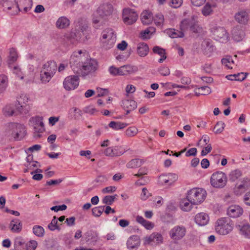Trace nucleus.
I'll return each mask as SVG.
<instances>
[{
  "mask_svg": "<svg viewBox=\"0 0 250 250\" xmlns=\"http://www.w3.org/2000/svg\"><path fill=\"white\" fill-rule=\"evenodd\" d=\"M88 53L84 50L74 51L71 55L70 63L74 72H79L80 69L78 68L89 57Z\"/></svg>",
  "mask_w": 250,
  "mask_h": 250,
  "instance_id": "obj_1",
  "label": "nucleus"
},
{
  "mask_svg": "<svg viewBox=\"0 0 250 250\" xmlns=\"http://www.w3.org/2000/svg\"><path fill=\"white\" fill-rule=\"evenodd\" d=\"M215 232L219 235H226L233 229V226L227 218L223 217L218 219L215 224Z\"/></svg>",
  "mask_w": 250,
  "mask_h": 250,
  "instance_id": "obj_2",
  "label": "nucleus"
},
{
  "mask_svg": "<svg viewBox=\"0 0 250 250\" xmlns=\"http://www.w3.org/2000/svg\"><path fill=\"white\" fill-rule=\"evenodd\" d=\"M188 199L193 205H198L202 203L207 196L206 191L202 188H193L188 191Z\"/></svg>",
  "mask_w": 250,
  "mask_h": 250,
  "instance_id": "obj_3",
  "label": "nucleus"
},
{
  "mask_svg": "<svg viewBox=\"0 0 250 250\" xmlns=\"http://www.w3.org/2000/svg\"><path fill=\"white\" fill-rule=\"evenodd\" d=\"M116 41V34L111 28H107L102 33L101 42L103 47L106 49L112 48Z\"/></svg>",
  "mask_w": 250,
  "mask_h": 250,
  "instance_id": "obj_4",
  "label": "nucleus"
},
{
  "mask_svg": "<svg viewBox=\"0 0 250 250\" xmlns=\"http://www.w3.org/2000/svg\"><path fill=\"white\" fill-rule=\"evenodd\" d=\"M8 136L14 139H21L25 135L24 127L17 123H10L8 125L6 129Z\"/></svg>",
  "mask_w": 250,
  "mask_h": 250,
  "instance_id": "obj_5",
  "label": "nucleus"
},
{
  "mask_svg": "<svg viewBox=\"0 0 250 250\" xmlns=\"http://www.w3.org/2000/svg\"><path fill=\"white\" fill-rule=\"evenodd\" d=\"M97 67V63L96 61L88 57L80 65L79 68L80 70L79 72H74L77 74H81L83 76H85L90 73H92L96 71Z\"/></svg>",
  "mask_w": 250,
  "mask_h": 250,
  "instance_id": "obj_6",
  "label": "nucleus"
},
{
  "mask_svg": "<svg viewBox=\"0 0 250 250\" xmlns=\"http://www.w3.org/2000/svg\"><path fill=\"white\" fill-rule=\"evenodd\" d=\"M228 181L226 174L222 171H217L213 173L210 177L211 185L214 188H224Z\"/></svg>",
  "mask_w": 250,
  "mask_h": 250,
  "instance_id": "obj_7",
  "label": "nucleus"
},
{
  "mask_svg": "<svg viewBox=\"0 0 250 250\" xmlns=\"http://www.w3.org/2000/svg\"><path fill=\"white\" fill-rule=\"evenodd\" d=\"M187 229L182 226H175L169 231V235L172 240L175 243L183 239L186 235Z\"/></svg>",
  "mask_w": 250,
  "mask_h": 250,
  "instance_id": "obj_8",
  "label": "nucleus"
},
{
  "mask_svg": "<svg viewBox=\"0 0 250 250\" xmlns=\"http://www.w3.org/2000/svg\"><path fill=\"white\" fill-rule=\"evenodd\" d=\"M30 122L35 130L34 137L37 138L41 137L40 133L43 132L45 130L42 118L41 117H33L30 120Z\"/></svg>",
  "mask_w": 250,
  "mask_h": 250,
  "instance_id": "obj_9",
  "label": "nucleus"
},
{
  "mask_svg": "<svg viewBox=\"0 0 250 250\" xmlns=\"http://www.w3.org/2000/svg\"><path fill=\"white\" fill-rule=\"evenodd\" d=\"M123 20L125 23L131 25L134 23L138 19V14L133 9L127 8L123 11Z\"/></svg>",
  "mask_w": 250,
  "mask_h": 250,
  "instance_id": "obj_10",
  "label": "nucleus"
},
{
  "mask_svg": "<svg viewBox=\"0 0 250 250\" xmlns=\"http://www.w3.org/2000/svg\"><path fill=\"white\" fill-rule=\"evenodd\" d=\"M211 32L214 39L220 42H226L228 39V35L225 29L221 26H214Z\"/></svg>",
  "mask_w": 250,
  "mask_h": 250,
  "instance_id": "obj_11",
  "label": "nucleus"
},
{
  "mask_svg": "<svg viewBox=\"0 0 250 250\" xmlns=\"http://www.w3.org/2000/svg\"><path fill=\"white\" fill-rule=\"evenodd\" d=\"M79 78L78 76L71 75L66 77L63 82V85L66 90H72L79 85Z\"/></svg>",
  "mask_w": 250,
  "mask_h": 250,
  "instance_id": "obj_12",
  "label": "nucleus"
},
{
  "mask_svg": "<svg viewBox=\"0 0 250 250\" xmlns=\"http://www.w3.org/2000/svg\"><path fill=\"white\" fill-rule=\"evenodd\" d=\"M39 166V163L33 160V156L29 155L26 158V162L25 164V166L26 168L24 169V172H27L29 170H33L31 172V174H34L35 173H41L42 172V170L38 168Z\"/></svg>",
  "mask_w": 250,
  "mask_h": 250,
  "instance_id": "obj_13",
  "label": "nucleus"
},
{
  "mask_svg": "<svg viewBox=\"0 0 250 250\" xmlns=\"http://www.w3.org/2000/svg\"><path fill=\"white\" fill-rule=\"evenodd\" d=\"M234 19L236 22L241 25H246L249 21V12L246 9H241L236 12Z\"/></svg>",
  "mask_w": 250,
  "mask_h": 250,
  "instance_id": "obj_14",
  "label": "nucleus"
},
{
  "mask_svg": "<svg viewBox=\"0 0 250 250\" xmlns=\"http://www.w3.org/2000/svg\"><path fill=\"white\" fill-rule=\"evenodd\" d=\"M178 179V176L174 173L163 174L159 178V182L163 186H171Z\"/></svg>",
  "mask_w": 250,
  "mask_h": 250,
  "instance_id": "obj_15",
  "label": "nucleus"
},
{
  "mask_svg": "<svg viewBox=\"0 0 250 250\" xmlns=\"http://www.w3.org/2000/svg\"><path fill=\"white\" fill-rule=\"evenodd\" d=\"M82 32L76 29H72L66 35V38L73 44H77L81 41Z\"/></svg>",
  "mask_w": 250,
  "mask_h": 250,
  "instance_id": "obj_16",
  "label": "nucleus"
},
{
  "mask_svg": "<svg viewBox=\"0 0 250 250\" xmlns=\"http://www.w3.org/2000/svg\"><path fill=\"white\" fill-rule=\"evenodd\" d=\"M125 151L121 146L109 147L104 150L106 156L109 157L119 156L123 155Z\"/></svg>",
  "mask_w": 250,
  "mask_h": 250,
  "instance_id": "obj_17",
  "label": "nucleus"
},
{
  "mask_svg": "<svg viewBox=\"0 0 250 250\" xmlns=\"http://www.w3.org/2000/svg\"><path fill=\"white\" fill-rule=\"evenodd\" d=\"M243 212V209L241 207L237 205H233L228 208L227 214L231 218H237L241 216Z\"/></svg>",
  "mask_w": 250,
  "mask_h": 250,
  "instance_id": "obj_18",
  "label": "nucleus"
},
{
  "mask_svg": "<svg viewBox=\"0 0 250 250\" xmlns=\"http://www.w3.org/2000/svg\"><path fill=\"white\" fill-rule=\"evenodd\" d=\"M209 221L208 215L205 212H200L196 214L194 217L195 223L199 226L207 225Z\"/></svg>",
  "mask_w": 250,
  "mask_h": 250,
  "instance_id": "obj_19",
  "label": "nucleus"
},
{
  "mask_svg": "<svg viewBox=\"0 0 250 250\" xmlns=\"http://www.w3.org/2000/svg\"><path fill=\"white\" fill-rule=\"evenodd\" d=\"M17 7L19 11L27 12L32 7V0H16Z\"/></svg>",
  "mask_w": 250,
  "mask_h": 250,
  "instance_id": "obj_20",
  "label": "nucleus"
},
{
  "mask_svg": "<svg viewBox=\"0 0 250 250\" xmlns=\"http://www.w3.org/2000/svg\"><path fill=\"white\" fill-rule=\"evenodd\" d=\"M106 20V18L97 9L94 11L92 15V23L95 26L102 24Z\"/></svg>",
  "mask_w": 250,
  "mask_h": 250,
  "instance_id": "obj_21",
  "label": "nucleus"
},
{
  "mask_svg": "<svg viewBox=\"0 0 250 250\" xmlns=\"http://www.w3.org/2000/svg\"><path fill=\"white\" fill-rule=\"evenodd\" d=\"M97 9L107 19L112 13L113 6L110 4L104 3L100 5Z\"/></svg>",
  "mask_w": 250,
  "mask_h": 250,
  "instance_id": "obj_22",
  "label": "nucleus"
},
{
  "mask_svg": "<svg viewBox=\"0 0 250 250\" xmlns=\"http://www.w3.org/2000/svg\"><path fill=\"white\" fill-rule=\"evenodd\" d=\"M149 51V47L146 43L141 42L137 44L136 52L140 57H144L146 56L148 54Z\"/></svg>",
  "mask_w": 250,
  "mask_h": 250,
  "instance_id": "obj_23",
  "label": "nucleus"
},
{
  "mask_svg": "<svg viewBox=\"0 0 250 250\" xmlns=\"http://www.w3.org/2000/svg\"><path fill=\"white\" fill-rule=\"evenodd\" d=\"M57 69V65L56 63L54 62L51 61L45 63L42 66V70L54 76Z\"/></svg>",
  "mask_w": 250,
  "mask_h": 250,
  "instance_id": "obj_24",
  "label": "nucleus"
},
{
  "mask_svg": "<svg viewBox=\"0 0 250 250\" xmlns=\"http://www.w3.org/2000/svg\"><path fill=\"white\" fill-rule=\"evenodd\" d=\"M69 20L64 16L58 18L56 22V26L59 29H64L68 28L70 25Z\"/></svg>",
  "mask_w": 250,
  "mask_h": 250,
  "instance_id": "obj_25",
  "label": "nucleus"
},
{
  "mask_svg": "<svg viewBox=\"0 0 250 250\" xmlns=\"http://www.w3.org/2000/svg\"><path fill=\"white\" fill-rule=\"evenodd\" d=\"M136 66L129 64L125 65L120 67V75H127L137 72Z\"/></svg>",
  "mask_w": 250,
  "mask_h": 250,
  "instance_id": "obj_26",
  "label": "nucleus"
},
{
  "mask_svg": "<svg viewBox=\"0 0 250 250\" xmlns=\"http://www.w3.org/2000/svg\"><path fill=\"white\" fill-rule=\"evenodd\" d=\"M153 16L151 12L145 10L141 15V20L144 25H148L152 23Z\"/></svg>",
  "mask_w": 250,
  "mask_h": 250,
  "instance_id": "obj_27",
  "label": "nucleus"
},
{
  "mask_svg": "<svg viewBox=\"0 0 250 250\" xmlns=\"http://www.w3.org/2000/svg\"><path fill=\"white\" fill-rule=\"evenodd\" d=\"M122 104L124 108L126 110L127 114L136 109L137 105L136 102L132 100H124Z\"/></svg>",
  "mask_w": 250,
  "mask_h": 250,
  "instance_id": "obj_28",
  "label": "nucleus"
},
{
  "mask_svg": "<svg viewBox=\"0 0 250 250\" xmlns=\"http://www.w3.org/2000/svg\"><path fill=\"white\" fill-rule=\"evenodd\" d=\"M140 244V239L138 236L134 235L128 238L127 241V247L129 249L137 248Z\"/></svg>",
  "mask_w": 250,
  "mask_h": 250,
  "instance_id": "obj_29",
  "label": "nucleus"
},
{
  "mask_svg": "<svg viewBox=\"0 0 250 250\" xmlns=\"http://www.w3.org/2000/svg\"><path fill=\"white\" fill-rule=\"evenodd\" d=\"M155 31V29L154 27H148L140 32L139 37L143 40L149 39Z\"/></svg>",
  "mask_w": 250,
  "mask_h": 250,
  "instance_id": "obj_30",
  "label": "nucleus"
},
{
  "mask_svg": "<svg viewBox=\"0 0 250 250\" xmlns=\"http://www.w3.org/2000/svg\"><path fill=\"white\" fill-rule=\"evenodd\" d=\"M193 203H192L188 199L187 196L186 198L183 199L180 201V208L184 211H189L192 208Z\"/></svg>",
  "mask_w": 250,
  "mask_h": 250,
  "instance_id": "obj_31",
  "label": "nucleus"
},
{
  "mask_svg": "<svg viewBox=\"0 0 250 250\" xmlns=\"http://www.w3.org/2000/svg\"><path fill=\"white\" fill-rule=\"evenodd\" d=\"M153 52L156 55L160 56V58L158 60L160 63H162L166 59V51L163 48L159 46H154L153 48Z\"/></svg>",
  "mask_w": 250,
  "mask_h": 250,
  "instance_id": "obj_32",
  "label": "nucleus"
},
{
  "mask_svg": "<svg viewBox=\"0 0 250 250\" xmlns=\"http://www.w3.org/2000/svg\"><path fill=\"white\" fill-rule=\"evenodd\" d=\"M8 86V78L4 75H0V95L3 94Z\"/></svg>",
  "mask_w": 250,
  "mask_h": 250,
  "instance_id": "obj_33",
  "label": "nucleus"
},
{
  "mask_svg": "<svg viewBox=\"0 0 250 250\" xmlns=\"http://www.w3.org/2000/svg\"><path fill=\"white\" fill-rule=\"evenodd\" d=\"M139 133L138 128L134 125L128 127L124 131V135L127 138H132L136 136Z\"/></svg>",
  "mask_w": 250,
  "mask_h": 250,
  "instance_id": "obj_34",
  "label": "nucleus"
},
{
  "mask_svg": "<svg viewBox=\"0 0 250 250\" xmlns=\"http://www.w3.org/2000/svg\"><path fill=\"white\" fill-rule=\"evenodd\" d=\"M144 163V161L141 159H133L130 160L126 164V167L129 168H137L140 167Z\"/></svg>",
  "mask_w": 250,
  "mask_h": 250,
  "instance_id": "obj_35",
  "label": "nucleus"
},
{
  "mask_svg": "<svg viewBox=\"0 0 250 250\" xmlns=\"http://www.w3.org/2000/svg\"><path fill=\"white\" fill-rule=\"evenodd\" d=\"M193 21V16L191 19H186L182 21L180 25L181 30L184 32L189 29Z\"/></svg>",
  "mask_w": 250,
  "mask_h": 250,
  "instance_id": "obj_36",
  "label": "nucleus"
},
{
  "mask_svg": "<svg viewBox=\"0 0 250 250\" xmlns=\"http://www.w3.org/2000/svg\"><path fill=\"white\" fill-rule=\"evenodd\" d=\"M211 92V88L208 86H202L196 88L194 89V93L196 96L208 95Z\"/></svg>",
  "mask_w": 250,
  "mask_h": 250,
  "instance_id": "obj_37",
  "label": "nucleus"
},
{
  "mask_svg": "<svg viewBox=\"0 0 250 250\" xmlns=\"http://www.w3.org/2000/svg\"><path fill=\"white\" fill-rule=\"evenodd\" d=\"M108 125L109 127L112 129L118 130L123 129L126 127L127 126V124L121 122L111 121L110 122Z\"/></svg>",
  "mask_w": 250,
  "mask_h": 250,
  "instance_id": "obj_38",
  "label": "nucleus"
},
{
  "mask_svg": "<svg viewBox=\"0 0 250 250\" xmlns=\"http://www.w3.org/2000/svg\"><path fill=\"white\" fill-rule=\"evenodd\" d=\"M213 5L207 2L202 8L201 13L205 17L209 16L213 13Z\"/></svg>",
  "mask_w": 250,
  "mask_h": 250,
  "instance_id": "obj_39",
  "label": "nucleus"
},
{
  "mask_svg": "<svg viewBox=\"0 0 250 250\" xmlns=\"http://www.w3.org/2000/svg\"><path fill=\"white\" fill-rule=\"evenodd\" d=\"M154 23L156 26L162 27L165 22V18L164 15L160 13H157L153 17Z\"/></svg>",
  "mask_w": 250,
  "mask_h": 250,
  "instance_id": "obj_40",
  "label": "nucleus"
},
{
  "mask_svg": "<svg viewBox=\"0 0 250 250\" xmlns=\"http://www.w3.org/2000/svg\"><path fill=\"white\" fill-rule=\"evenodd\" d=\"M30 101L29 96L25 94H22L18 98V102L21 107H25L29 105V102Z\"/></svg>",
  "mask_w": 250,
  "mask_h": 250,
  "instance_id": "obj_41",
  "label": "nucleus"
},
{
  "mask_svg": "<svg viewBox=\"0 0 250 250\" xmlns=\"http://www.w3.org/2000/svg\"><path fill=\"white\" fill-rule=\"evenodd\" d=\"M15 111V105L13 104L6 105L2 109V112L6 116H11Z\"/></svg>",
  "mask_w": 250,
  "mask_h": 250,
  "instance_id": "obj_42",
  "label": "nucleus"
},
{
  "mask_svg": "<svg viewBox=\"0 0 250 250\" xmlns=\"http://www.w3.org/2000/svg\"><path fill=\"white\" fill-rule=\"evenodd\" d=\"M247 76V73H240L236 74L227 75L226 78L230 81H240L244 80Z\"/></svg>",
  "mask_w": 250,
  "mask_h": 250,
  "instance_id": "obj_43",
  "label": "nucleus"
},
{
  "mask_svg": "<svg viewBox=\"0 0 250 250\" xmlns=\"http://www.w3.org/2000/svg\"><path fill=\"white\" fill-rule=\"evenodd\" d=\"M9 227L13 232H19L21 229V225L19 220L14 219L11 222Z\"/></svg>",
  "mask_w": 250,
  "mask_h": 250,
  "instance_id": "obj_44",
  "label": "nucleus"
},
{
  "mask_svg": "<svg viewBox=\"0 0 250 250\" xmlns=\"http://www.w3.org/2000/svg\"><path fill=\"white\" fill-rule=\"evenodd\" d=\"M24 240L21 237L15 238L14 242V248L16 250H24Z\"/></svg>",
  "mask_w": 250,
  "mask_h": 250,
  "instance_id": "obj_45",
  "label": "nucleus"
},
{
  "mask_svg": "<svg viewBox=\"0 0 250 250\" xmlns=\"http://www.w3.org/2000/svg\"><path fill=\"white\" fill-rule=\"evenodd\" d=\"M237 228L242 235L250 238V226L249 224L238 225Z\"/></svg>",
  "mask_w": 250,
  "mask_h": 250,
  "instance_id": "obj_46",
  "label": "nucleus"
},
{
  "mask_svg": "<svg viewBox=\"0 0 250 250\" xmlns=\"http://www.w3.org/2000/svg\"><path fill=\"white\" fill-rule=\"evenodd\" d=\"M222 63L229 69H232L234 65V62L232 57L227 56L222 59Z\"/></svg>",
  "mask_w": 250,
  "mask_h": 250,
  "instance_id": "obj_47",
  "label": "nucleus"
},
{
  "mask_svg": "<svg viewBox=\"0 0 250 250\" xmlns=\"http://www.w3.org/2000/svg\"><path fill=\"white\" fill-rule=\"evenodd\" d=\"M167 33L172 38H182L184 36V34L182 31H178L174 29H168L167 31Z\"/></svg>",
  "mask_w": 250,
  "mask_h": 250,
  "instance_id": "obj_48",
  "label": "nucleus"
},
{
  "mask_svg": "<svg viewBox=\"0 0 250 250\" xmlns=\"http://www.w3.org/2000/svg\"><path fill=\"white\" fill-rule=\"evenodd\" d=\"M225 124L222 121H219L215 124L213 131L215 134L222 133L224 130Z\"/></svg>",
  "mask_w": 250,
  "mask_h": 250,
  "instance_id": "obj_49",
  "label": "nucleus"
},
{
  "mask_svg": "<svg viewBox=\"0 0 250 250\" xmlns=\"http://www.w3.org/2000/svg\"><path fill=\"white\" fill-rule=\"evenodd\" d=\"M53 75L49 74L44 70H42L41 71L40 80L42 83H48L53 77Z\"/></svg>",
  "mask_w": 250,
  "mask_h": 250,
  "instance_id": "obj_50",
  "label": "nucleus"
},
{
  "mask_svg": "<svg viewBox=\"0 0 250 250\" xmlns=\"http://www.w3.org/2000/svg\"><path fill=\"white\" fill-rule=\"evenodd\" d=\"M242 176V172L239 170L232 171L229 174V180L232 182L236 181Z\"/></svg>",
  "mask_w": 250,
  "mask_h": 250,
  "instance_id": "obj_51",
  "label": "nucleus"
},
{
  "mask_svg": "<svg viewBox=\"0 0 250 250\" xmlns=\"http://www.w3.org/2000/svg\"><path fill=\"white\" fill-rule=\"evenodd\" d=\"M117 196L116 194L105 196L103 198L102 202L104 204L110 205L115 201Z\"/></svg>",
  "mask_w": 250,
  "mask_h": 250,
  "instance_id": "obj_52",
  "label": "nucleus"
},
{
  "mask_svg": "<svg viewBox=\"0 0 250 250\" xmlns=\"http://www.w3.org/2000/svg\"><path fill=\"white\" fill-rule=\"evenodd\" d=\"M18 56L17 52L14 48H10L9 49V61L11 62H16L18 59Z\"/></svg>",
  "mask_w": 250,
  "mask_h": 250,
  "instance_id": "obj_53",
  "label": "nucleus"
},
{
  "mask_svg": "<svg viewBox=\"0 0 250 250\" xmlns=\"http://www.w3.org/2000/svg\"><path fill=\"white\" fill-rule=\"evenodd\" d=\"M189 30L195 33H198L201 31V28L197 24V17L193 16V21L191 25Z\"/></svg>",
  "mask_w": 250,
  "mask_h": 250,
  "instance_id": "obj_54",
  "label": "nucleus"
},
{
  "mask_svg": "<svg viewBox=\"0 0 250 250\" xmlns=\"http://www.w3.org/2000/svg\"><path fill=\"white\" fill-rule=\"evenodd\" d=\"M33 233L38 237H42L43 235L44 230L43 228L40 226H35L33 228Z\"/></svg>",
  "mask_w": 250,
  "mask_h": 250,
  "instance_id": "obj_55",
  "label": "nucleus"
},
{
  "mask_svg": "<svg viewBox=\"0 0 250 250\" xmlns=\"http://www.w3.org/2000/svg\"><path fill=\"white\" fill-rule=\"evenodd\" d=\"M154 238L153 236L152 233L149 236L145 237L143 239V244L144 245H151L154 246Z\"/></svg>",
  "mask_w": 250,
  "mask_h": 250,
  "instance_id": "obj_56",
  "label": "nucleus"
},
{
  "mask_svg": "<svg viewBox=\"0 0 250 250\" xmlns=\"http://www.w3.org/2000/svg\"><path fill=\"white\" fill-rule=\"evenodd\" d=\"M250 187V179L244 178L242 179L241 183L238 186L239 189H247Z\"/></svg>",
  "mask_w": 250,
  "mask_h": 250,
  "instance_id": "obj_57",
  "label": "nucleus"
},
{
  "mask_svg": "<svg viewBox=\"0 0 250 250\" xmlns=\"http://www.w3.org/2000/svg\"><path fill=\"white\" fill-rule=\"evenodd\" d=\"M38 246V243L35 240H31L28 242L26 245V249L24 250H35Z\"/></svg>",
  "mask_w": 250,
  "mask_h": 250,
  "instance_id": "obj_58",
  "label": "nucleus"
},
{
  "mask_svg": "<svg viewBox=\"0 0 250 250\" xmlns=\"http://www.w3.org/2000/svg\"><path fill=\"white\" fill-rule=\"evenodd\" d=\"M13 73L21 80H22L23 79L24 76L23 72L21 68L19 66L16 65L14 67Z\"/></svg>",
  "mask_w": 250,
  "mask_h": 250,
  "instance_id": "obj_59",
  "label": "nucleus"
},
{
  "mask_svg": "<svg viewBox=\"0 0 250 250\" xmlns=\"http://www.w3.org/2000/svg\"><path fill=\"white\" fill-rule=\"evenodd\" d=\"M153 236L154 238V244L157 245L161 244L163 242V237L162 235L158 233H153Z\"/></svg>",
  "mask_w": 250,
  "mask_h": 250,
  "instance_id": "obj_60",
  "label": "nucleus"
},
{
  "mask_svg": "<svg viewBox=\"0 0 250 250\" xmlns=\"http://www.w3.org/2000/svg\"><path fill=\"white\" fill-rule=\"evenodd\" d=\"M57 220L56 216L53 217L51 223L48 225V227L51 230H55L56 229H60L59 227L57 225Z\"/></svg>",
  "mask_w": 250,
  "mask_h": 250,
  "instance_id": "obj_61",
  "label": "nucleus"
},
{
  "mask_svg": "<svg viewBox=\"0 0 250 250\" xmlns=\"http://www.w3.org/2000/svg\"><path fill=\"white\" fill-rule=\"evenodd\" d=\"M148 173V169L146 167H143L140 168L137 173L135 174L134 175L136 177H142L144 175H146Z\"/></svg>",
  "mask_w": 250,
  "mask_h": 250,
  "instance_id": "obj_62",
  "label": "nucleus"
},
{
  "mask_svg": "<svg viewBox=\"0 0 250 250\" xmlns=\"http://www.w3.org/2000/svg\"><path fill=\"white\" fill-rule=\"evenodd\" d=\"M117 189V188L115 186H109L104 188L102 191L103 193H112L114 192Z\"/></svg>",
  "mask_w": 250,
  "mask_h": 250,
  "instance_id": "obj_63",
  "label": "nucleus"
},
{
  "mask_svg": "<svg viewBox=\"0 0 250 250\" xmlns=\"http://www.w3.org/2000/svg\"><path fill=\"white\" fill-rule=\"evenodd\" d=\"M183 0H171L170 6L174 8H177L181 6Z\"/></svg>",
  "mask_w": 250,
  "mask_h": 250,
  "instance_id": "obj_64",
  "label": "nucleus"
}]
</instances>
